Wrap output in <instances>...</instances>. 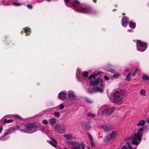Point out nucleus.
<instances>
[{
	"label": "nucleus",
	"instance_id": "43",
	"mask_svg": "<svg viewBox=\"0 0 149 149\" xmlns=\"http://www.w3.org/2000/svg\"><path fill=\"white\" fill-rule=\"evenodd\" d=\"M15 116L17 118H18V119H19V120H21L22 118L21 116H19V115H15Z\"/></svg>",
	"mask_w": 149,
	"mask_h": 149
},
{
	"label": "nucleus",
	"instance_id": "13",
	"mask_svg": "<svg viewBox=\"0 0 149 149\" xmlns=\"http://www.w3.org/2000/svg\"><path fill=\"white\" fill-rule=\"evenodd\" d=\"M68 97L71 100H74L76 99V97L72 91H69L68 92Z\"/></svg>",
	"mask_w": 149,
	"mask_h": 149
},
{
	"label": "nucleus",
	"instance_id": "11",
	"mask_svg": "<svg viewBox=\"0 0 149 149\" xmlns=\"http://www.w3.org/2000/svg\"><path fill=\"white\" fill-rule=\"evenodd\" d=\"M72 145V149H80L81 147V143L76 141H71L70 143Z\"/></svg>",
	"mask_w": 149,
	"mask_h": 149
},
{
	"label": "nucleus",
	"instance_id": "3",
	"mask_svg": "<svg viewBox=\"0 0 149 149\" xmlns=\"http://www.w3.org/2000/svg\"><path fill=\"white\" fill-rule=\"evenodd\" d=\"M113 99L112 102L117 104H120L123 102V95L120 91H116L113 93L112 95Z\"/></svg>",
	"mask_w": 149,
	"mask_h": 149
},
{
	"label": "nucleus",
	"instance_id": "12",
	"mask_svg": "<svg viewBox=\"0 0 149 149\" xmlns=\"http://www.w3.org/2000/svg\"><path fill=\"white\" fill-rule=\"evenodd\" d=\"M79 10L81 13H89L91 12V9L86 8H80L78 9Z\"/></svg>",
	"mask_w": 149,
	"mask_h": 149
},
{
	"label": "nucleus",
	"instance_id": "36",
	"mask_svg": "<svg viewBox=\"0 0 149 149\" xmlns=\"http://www.w3.org/2000/svg\"><path fill=\"white\" fill-rule=\"evenodd\" d=\"M54 115L55 116L57 117V118L59 117L60 116L59 112H55Z\"/></svg>",
	"mask_w": 149,
	"mask_h": 149
},
{
	"label": "nucleus",
	"instance_id": "32",
	"mask_svg": "<svg viewBox=\"0 0 149 149\" xmlns=\"http://www.w3.org/2000/svg\"><path fill=\"white\" fill-rule=\"evenodd\" d=\"M50 144H51L52 146H56V141L55 140L53 139L52 142H50Z\"/></svg>",
	"mask_w": 149,
	"mask_h": 149
},
{
	"label": "nucleus",
	"instance_id": "24",
	"mask_svg": "<svg viewBox=\"0 0 149 149\" xmlns=\"http://www.w3.org/2000/svg\"><path fill=\"white\" fill-rule=\"evenodd\" d=\"M117 132L116 131H114L111 134L110 136L112 139H114L117 135Z\"/></svg>",
	"mask_w": 149,
	"mask_h": 149
},
{
	"label": "nucleus",
	"instance_id": "8",
	"mask_svg": "<svg viewBox=\"0 0 149 149\" xmlns=\"http://www.w3.org/2000/svg\"><path fill=\"white\" fill-rule=\"evenodd\" d=\"M88 92L90 94L93 93L97 92L100 93H102L103 91V89L102 88H100L97 87H96L92 89H89L87 90Z\"/></svg>",
	"mask_w": 149,
	"mask_h": 149
},
{
	"label": "nucleus",
	"instance_id": "1",
	"mask_svg": "<svg viewBox=\"0 0 149 149\" xmlns=\"http://www.w3.org/2000/svg\"><path fill=\"white\" fill-rule=\"evenodd\" d=\"M143 128H140L137 131V133L134 134V136L127 137L125 139V140L126 141L131 140L132 141L133 144L138 145L140 143L143 134Z\"/></svg>",
	"mask_w": 149,
	"mask_h": 149
},
{
	"label": "nucleus",
	"instance_id": "4",
	"mask_svg": "<svg viewBox=\"0 0 149 149\" xmlns=\"http://www.w3.org/2000/svg\"><path fill=\"white\" fill-rule=\"evenodd\" d=\"M114 108L113 107L108 108L106 106H103L100 107L99 109V111L103 116H107L112 114L114 111Z\"/></svg>",
	"mask_w": 149,
	"mask_h": 149
},
{
	"label": "nucleus",
	"instance_id": "22",
	"mask_svg": "<svg viewBox=\"0 0 149 149\" xmlns=\"http://www.w3.org/2000/svg\"><path fill=\"white\" fill-rule=\"evenodd\" d=\"M111 139H112L111 136L110 134H108L104 138V140L105 141L108 142Z\"/></svg>",
	"mask_w": 149,
	"mask_h": 149
},
{
	"label": "nucleus",
	"instance_id": "48",
	"mask_svg": "<svg viewBox=\"0 0 149 149\" xmlns=\"http://www.w3.org/2000/svg\"><path fill=\"white\" fill-rule=\"evenodd\" d=\"M122 149H127V148L125 146H124L123 147Z\"/></svg>",
	"mask_w": 149,
	"mask_h": 149
},
{
	"label": "nucleus",
	"instance_id": "44",
	"mask_svg": "<svg viewBox=\"0 0 149 149\" xmlns=\"http://www.w3.org/2000/svg\"><path fill=\"white\" fill-rule=\"evenodd\" d=\"M27 7L31 9L32 8V6L31 5L28 4L27 5Z\"/></svg>",
	"mask_w": 149,
	"mask_h": 149
},
{
	"label": "nucleus",
	"instance_id": "34",
	"mask_svg": "<svg viewBox=\"0 0 149 149\" xmlns=\"http://www.w3.org/2000/svg\"><path fill=\"white\" fill-rule=\"evenodd\" d=\"M12 4L13 5L16 6H19L21 5V4L15 2L13 3Z\"/></svg>",
	"mask_w": 149,
	"mask_h": 149
},
{
	"label": "nucleus",
	"instance_id": "55",
	"mask_svg": "<svg viewBox=\"0 0 149 149\" xmlns=\"http://www.w3.org/2000/svg\"><path fill=\"white\" fill-rule=\"evenodd\" d=\"M64 149H68L67 148L65 147Z\"/></svg>",
	"mask_w": 149,
	"mask_h": 149
},
{
	"label": "nucleus",
	"instance_id": "26",
	"mask_svg": "<svg viewBox=\"0 0 149 149\" xmlns=\"http://www.w3.org/2000/svg\"><path fill=\"white\" fill-rule=\"evenodd\" d=\"M142 79L144 80H149V77L146 75H143L142 76Z\"/></svg>",
	"mask_w": 149,
	"mask_h": 149
},
{
	"label": "nucleus",
	"instance_id": "6",
	"mask_svg": "<svg viewBox=\"0 0 149 149\" xmlns=\"http://www.w3.org/2000/svg\"><path fill=\"white\" fill-rule=\"evenodd\" d=\"M91 86H93L98 84H100L101 86L100 88H102L103 89L104 84L103 83V80L101 78H98L95 81H91L90 82Z\"/></svg>",
	"mask_w": 149,
	"mask_h": 149
},
{
	"label": "nucleus",
	"instance_id": "17",
	"mask_svg": "<svg viewBox=\"0 0 149 149\" xmlns=\"http://www.w3.org/2000/svg\"><path fill=\"white\" fill-rule=\"evenodd\" d=\"M146 121L144 120H140L137 123V125L138 126H143L145 125Z\"/></svg>",
	"mask_w": 149,
	"mask_h": 149
},
{
	"label": "nucleus",
	"instance_id": "54",
	"mask_svg": "<svg viewBox=\"0 0 149 149\" xmlns=\"http://www.w3.org/2000/svg\"><path fill=\"white\" fill-rule=\"evenodd\" d=\"M128 30L129 31H132V30L131 29H130V30Z\"/></svg>",
	"mask_w": 149,
	"mask_h": 149
},
{
	"label": "nucleus",
	"instance_id": "57",
	"mask_svg": "<svg viewBox=\"0 0 149 149\" xmlns=\"http://www.w3.org/2000/svg\"><path fill=\"white\" fill-rule=\"evenodd\" d=\"M123 15H125V14H124V13H123Z\"/></svg>",
	"mask_w": 149,
	"mask_h": 149
},
{
	"label": "nucleus",
	"instance_id": "58",
	"mask_svg": "<svg viewBox=\"0 0 149 149\" xmlns=\"http://www.w3.org/2000/svg\"><path fill=\"white\" fill-rule=\"evenodd\" d=\"M77 74H76V75H77Z\"/></svg>",
	"mask_w": 149,
	"mask_h": 149
},
{
	"label": "nucleus",
	"instance_id": "45",
	"mask_svg": "<svg viewBox=\"0 0 149 149\" xmlns=\"http://www.w3.org/2000/svg\"><path fill=\"white\" fill-rule=\"evenodd\" d=\"M104 78L106 80H108L109 79V77L107 75H105L104 76Z\"/></svg>",
	"mask_w": 149,
	"mask_h": 149
},
{
	"label": "nucleus",
	"instance_id": "29",
	"mask_svg": "<svg viewBox=\"0 0 149 149\" xmlns=\"http://www.w3.org/2000/svg\"><path fill=\"white\" fill-rule=\"evenodd\" d=\"M87 135L90 142H92V141H93V138L91 135L89 133H88Z\"/></svg>",
	"mask_w": 149,
	"mask_h": 149
},
{
	"label": "nucleus",
	"instance_id": "38",
	"mask_svg": "<svg viewBox=\"0 0 149 149\" xmlns=\"http://www.w3.org/2000/svg\"><path fill=\"white\" fill-rule=\"evenodd\" d=\"M107 70L109 72H111L113 73H115L116 72L115 70L113 69H107Z\"/></svg>",
	"mask_w": 149,
	"mask_h": 149
},
{
	"label": "nucleus",
	"instance_id": "30",
	"mask_svg": "<svg viewBox=\"0 0 149 149\" xmlns=\"http://www.w3.org/2000/svg\"><path fill=\"white\" fill-rule=\"evenodd\" d=\"M131 74L130 73H128L127 76L126 77V80L128 81H129L130 79V76Z\"/></svg>",
	"mask_w": 149,
	"mask_h": 149
},
{
	"label": "nucleus",
	"instance_id": "16",
	"mask_svg": "<svg viewBox=\"0 0 149 149\" xmlns=\"http://www.w3.org/2000/svg\"><path fill=\"white\" fill-rule=\"evenodd\" d=\"M127 17H124L122 19V25L124 26L125 27V26L127 25Z\"/></svg>",
	"mask_w": 149,
	"mask_h": 149
},
{
	"label": "nucleus",
	"instance_id": "56",
	"mask_svg": "<svg viewBox=\"0 0 149 149\" xmlns=\"http://www.w3.org/2000/svg\"><path fill=\"white\" fill-rule=\"evenodd\" d=\"M125 70H127V71H127V70H126V69H125Z\"/></svg>",
	"mask_w": 149,
	"mask_h": 149
},
{
	"label": "nucleus",
	"instance_id": "49",
	"mask_svg": "<svg viewBox=\"0 0 149 149\" xmlns=\"http://www.w3.org/2000/svg\"><path fill=\"white\" fill-rule=\"evenodd\" d=\"M3 130V127H0V133L1 132V131Z\"/></svg>",
	"mask_w": 149,
	"mask_h": 149
},
{
	"label": "nucleus",
	"instance_id": "15",
	"mask_svg": "<svg viewBox=\"0 0 149 149\" xmlns=\"http://www.w3.org/2000/svg\"><path fill=\"white\" fill-rule=\"evenodd\" d=\"M80 4L79 2L77 0H73L71 4H70L69 6L68 5V6H74L76 7L78 6Z\"/></svg>",
	"mask_w": 149,
	"mask_h": 149
},
{
	"label": "nucleus",
	"instance_id": "46",
	"mask_svg": "<svg viewBox=\"0 0 149 149\" xmlns=\"http://www.w3.org/2000/svg\"><path fill=\"white\" fill-rule=\"evenodd\" d=\"M69 1V0H65V3L66 4V5H67V4L68 3Z\"/></svg>",
	"mask_w": 149,
	"mask_h": 149
},
{
	"label": "nucleus",
	"instance_id": "14",
	"mask_svg": "<svg viewBox=\"0 0 149 149\" xmlns=\"http://www.w3.org/2000/svg\"><path fill=\"white\" fill-rule=\"evenodd\" d=\"M58 97L60 100H63L66 98V94L65 93L61 92L58 95Z\"/></svg>",
	"mask_w": 149,
	"mask_h": 149
},
{
	"label": "nucleus",
	"instance_id": "7",
	"mask_svg": "<svg viewBox=\"0 0 149 149\" xmlns=\"http://www.w3.org/2000/svg\"><path fill=\"white\" fill-rule=\"evenodd\" d=\"M54 128L55 131L60 134L64 133L66 130L65 126L63 124L56 125L55 126Z\"/></svg>",
	"mask_w": 149,
	"mask_h": 149
},
{
	"label": "nucleus",
	"instance_id": "20",
	"mask_svg": "<svg viewBox=\"0 0 149 149\" xmlns=\"http://www.w3.org/2000/svg\"><path fill=\"white\" fill-rule=\"evenodd\" d=\"M49 123L52 125L54 124L56 122V120L54 118H52L49 120Z\"/></svg>",
	"mask_w": 149,
	"mask_h": 149
},
{
	"label": "nucleus",
	"instance_id": "5",
	"mask_svg": "<svg viewBox=\"0 0 149 149\" xmlns=\"http://www.w3.org/2000/svg\"><path fill=\"white\" fill-rule=\"evenodd\" d=\"M136 44L137 49L141 52L144 51L147 48V44L140 40H137Z\"/></svg>",
	"mask_w": 149,
	"mask_h": 149
},
{
	"label": "nucleus",
	"instance_id": "41",
	"mask_svg": "<svg viewBox=\"0 0 149 149\" xmlns=\"http://www.w3.org/2000/svg\"><path fill=\"white\" fill-rule=\"evenodd\" d=\"M137 71H138V70L137 69H136V70L133 72V73L132 74V77H134V76L136 73L137 72Z\"/></svg>",
	"mask_w": 149,
	"mask_h": 149
},
{
	"label": "nucleus",
	"instance_id": "37",
	"mask_svg": "<svg viewBox=\"0 0 149 149\" xmlns=\"http://www.w3.org/2000/svg\"><path fill=\"white\" fill-rule=\"evenodd\" d=\"M12 133L11 130L8 131L6 132L3 135L4 136L7 135L8 134H10Z\"/></svg>",
	"mask_w": 149,
	"mask_h": 149
},
{
	"label": "nucleus",
	"instance_id": "51",
	"mask_svg": "<svg viewBox=\"0 0 149 149\" xmlns=\"http://www.w3.org/2000/svg\"><path fill=\"white\" fill-rule=\"evenodd\" d=\"M78 71L79 72V69H78L77 70V73L78 72Z\"/></svg>",
	"mask_w": 149,
	"mask_h": 149
},
{
	"label": "nucleus",
	"instance_id": "42",
	"mask_svg": "<svg viewBox=\"0 0 149 149\" xmlns=\"http://www.w3.org/2000/svg\"><path fill=\"white\" fill-rule=\"evenodd\" d=\"M81 149H85V146L84 143H81Z\"/></svg>",
	"mask_w": 149,
	"mask_h": 149
},
{
	"label": "nucleus",
	"instance_id": "18",
	"mask_svg": "<svg viewBox=\"0 0 149 149\" xmlns=\"http://www.w3.org/2000/svg\"><path fill=\"white\" fill-rule=\"evenodd\" d=\"M100 72H97V71H96L94 72L93 74H92L91 75H90L88 77V78L90 79H91L92 78L94 77L95 76V75H98V74H100Z\"/></svg>",
	"mask_w": 149,
	"mask_h": 149
},
{
	"label": "nucleus",
	"instance_id": "9",
	"mask_svg": "<svg viewBox=\"0 0 149 149\" xmlns=\"http://www.w3.org/2000/svg\"><path fill=\"white\" fill-rule=\"evenodd\" d=\"M101 128L105 132H108L113 129V127L111 125H102Z\"/></svg>",
	"mask_w": 149,
	"mask_h": 149
},
{
	"label": "nucleus",
	"instance_id": "28",
	"mask_svg": "<svg viewBox=\"0 0 149 149\" xmlns=\"http://www.w3.org/2000/svg\"><path fill=\"white\" fill-rule=\"evenodd\" d=\"M140 94L141 95L145 96L146 95L145 91L143 89H141L140 91Z\"/></svg>",
	"mask_w": 149,
	"mask_h": 149
},
{
	"label": "nucleus",
	"instance_id": "27",
	"mask_svg": "<svg viewBox=\"0 0 149 149\" xmlns=\"http://www.w3.org/2000/svg\"><path fill=\"white\" fill-rule=\"evenodd\" d=\"M120 75V74L117 73L114 74L113 76V77L114 79H115L118 78Z\"/></svg>",
	"mask_w": 149,
	"mask_h": 149
},
{
	"label": "nucleus",
	"instance_id": "35",
	"mask_svg": "<svg viewBox=\"0 0 149 149\" xmlns=\"http://www.w3.org/2000/svg\"><path fill=\"white\" fill-rule=\"evenodd\" d=\"M42 123L43 124L47 125L48 124V121L45 119H44L42 121Z\"/></svg>",
	"mask_w": 149,
	"mask_h": 149
},
{
	"label": "nucleus",
	"instance_id": "2",
	"mask_svg": "<svg viewBox=\"0 0 149 149\" xmlns=\"http://www.w3.org/2000/svg\"><path fill=\"white\" fill-rule=\"evenodd\" d=\"M22 129H20L21 131L28 133H32L37 131L36 125L33 124H26L22 125L21 127Z\"/></svg>",
	"mask_w": 149,
	"mask_h": 149
},
{
	"label": "nucleus",
	"instance_id": "39",
	"mask_svg": "<svg viewBox=\"0 0 149 149\" xmlns=\"http://www.w3.org/2000/svg\"><path fill=\"white\" fill-rule=\"evenodd\" d=\"M87 115L88 116L92 118H93L95 116V115L92 114H90V113H88Z\"/></svg>",
	"mask_w": 149,
	"mask_h": 149
},
{
	"label": "nucleus",
	"instance_id": "53",
	"mask_svg": "<svg viewBox=\"0 0 149 149\" xmlns=\"http://www.w3.org/2000/svg\"><path fill=\"white\" fill-rule=\"evenodd\" d=\"M93 1L94 2H96V1H97V0H93Z\"/></svg>",
	"mask_w": 149,
	"mask_h": 149
},
{
	"label": "nucleus",
	"instance_id": "25",
	"mask_svg": "<svg viewBox=\"0 0 149 149\" xmlns=\"http://www.w3.org/2000/svg\"><path fill=\"white\" fill-rule=\"evenodd\" d=\"M14 121V120L12 119H10L9 120H7V119H5L4 122L3 123H12Z\"/></svg>",
	"mask_w": 149,
	"mask_h": 149
},
{
	"label": "nucleus",
	"instance_id": "31",
	"mask_svg": "<svg viewBox=\"0 0 149 149\" xmlns=\"http://www.w3.org/2000/svg\"><path fill=\"white\" fill-rule=\"evenodd\" d=\"M85 100L86 102L89 103H91L93 102V101L92 100H90V99L88 98H85Z\"/></svg>",
	"mask_w": 149,
	"mask_h": 149
},
{
	"label": "nucleus",
	"instance_id": "33",
	"mask_svg": "<svg viewBox=\"0 0 149 149\" xmlns=\"http://www.w3.org/2000/svg\"><path fill=\"white\" fill-rule=\"evenodd\" d=\"M82 75L84 77H88V73L87 72H84L83 73Z\"/></svg>",
	"mask_w": 149,
	"mask_h": 149
},
{
	"label": "nucleus",
	"instance_id": "40",
	"mask_svg": "<svg viewBox=\"0 0 149 149\" xmlns=\"http://www.w3.org/2000/svg\"><path fill=\"white\" fill-rule=\"evenodd\" d=\"M64 105L63 104H60V105L59 109H62L64 108Z\"/></svg>",
	"mask_w": 149,
	"mask_h": 149
},
{
	"label": "nucleus",
	"instance_id": "10",
	"mask_svg": "<svg viewBox=\"0 0 149 149\" xmlns=\"http://www.w3.org/2000/svg\"><path fill=\"white\" fill-rule=\"evenodd\" d=\"M81 124L82 127L87 130H89L91 128V125L88 122L83 121L81 122Z\"/></svg>",
	"mask_w": 149,
	"mask_h": 149
},
{
	"label": "nucleus",
	"instance_id": "50",
	"mask_svg": "<svg viewBox=\"0 0 149 149\" xmlns=\"http://www.w3.org/2000/svg\"><path fill=\"white\" fill-rule=\"evenodd\" d=\"M91 142V145L92 146V147H93L94 145V143H93V141H92V142Z\"/></svg>",
	"mask_w": 149,
	"mask_h": 149
},
{
	"label": "nucleus",
	"instance_id": "23",
	"mask_svg": "<svg viewBox=\"0 0 149 149\" xmlns=\"http://www.w3.org/2000/svg\"><path fill=\"white\" fill-rule=\"evenodd\" d=\"M129 26L132 28H134L136 26V24L132 21H130L129 23Z\"/></svg>",
	"mask_w": 149,
	"mask_h": 149
},
{
	"label": "nucleus",
	"instance_id": "47",
	"mask_svg": "<svg viewBox=\"0 0 149 149\" xmlns=\"http://www.w3.org/2000/svg\"><path fill=\"white\" fill-rule=\"evenodd\" d=\"M132 147V146L131 145H128L127 146V149H131Z\"/></svg>",
	"mask_w": 149,
	"mask_h": 149
},
{
	"label": "nucleus",
	"instance_id": "21",
	"mask_svg": "<svg viewBox=\"0 0 149 149\" xmlns=\"http://www.w3.org/2000/svg\"><path fill=\"white\" fill-rule=\"evenodd\" d=\"M24 31L26 33V36H27V35H29L30 34V31H31V29H28L27 28H25L24 29Z\"/></svg>",
	"mask_w": 149,
	"mask_h": 149
},
{
	"label": "nucleus",
	"instance_id": "19",
	"mask_svg": "<svg viewBox=\"0 0 149 149\" xmlns=\"http://www.w3.org/2000/svg\"><path fill=\"white\" fill-rule=\"evenodd\" d=\"M63 136L67 140H71L73 138L72 136L70 134H64Z\"/></svg>",
	"mask_w": 149,
	"mask_h": 149
},
{
	"label": "nucleus",
	"instance_id": "52",
	"mask_svg": "<svg viewBox=\"0 0 149 149\" xmlns=\"http://www.w3.org/2000/svg\"><path fill=\"white\" fill-rule=\"evenodd\" d=\"M147 122L148 123H149V119L147 120Z\"/></svg>",
	"mask_w": 149,
	"mask_h": 149
}]
</instances>
